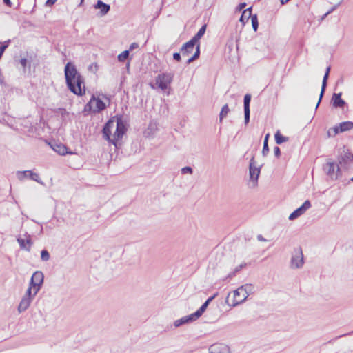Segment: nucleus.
I'll return each mask as SVG.
<instances>
[{"label": "nucleus", "instance_id": "nucleus-53", "mask_svg": "<svg viewBox=\"0 0 353 353\" xmlns=\"http://www.w3.org/2000/svg\"><path fill=\"white\" fill-rule=\"evenodd\" d=\"M84 1V0H81V4Z\"/></svg>", "mask_w": 353, "mask_h": 353}, {"label": "nucleus", "instance_id": "nucleus-10", "mask_svg": "<svg viewBox=\"0 0 353 353\" xmlns=\"http://www.w3.org/2000/svg\"><path fill=\"white\" fill-rule=\"evenodd\" d=\"M87 107H89V110H92L94 112H99L105 108L104 102L99 98H96L92 95V99L87 103Z\"/></svg>", "mask_w": 353, "mask_h": 353}, {"label": "nucleus", "instance_id": "nucleus-54", "mask_svg": "<svg viewBox=\"0 0 353 353\" xmlns=\"http://www.w3.org/2000/svg\"><path fill=\"white\" fill-rule=\"evenodd\" d=\"M351 181H353V177L350 179Z\"/></svg>", "mask_w": 353, "mask_h": 353}, {"label": "nucleus", "instance_id": "nucleus-17", "mask_svg": "<svg viewBox=\"0 0 353 353\" xmlns=\"http://www.w3.org/2000/svg\"><path fill=\"white\" fill-rule=\"evenodd\" d=\"M196 44V43L191 39L185 43L181 48V52L183 56H188L190 53H192Z\"/></svg>", "mask_w": 353, "mask_h": 353}, {"label": "nucleus", "instance_id": "nucleus-49", "mask_svg": "<svg viewBox=\"0 0 353 353\" xmlns=\"http://www.w3.org/2000/svg\"><path fill=\"white\" fill-rule=\"evenodd\" d=\"M235 274H236V273H234V272L233 271V272H230V274H228L227 278L230 279V278L233 277L234 276H235Z\"/></svg>", "mask_w": 353, "mask_h": 353}, {"label": "nucleus", "instance_id": "nucleus-20", "mask_svg": "<svg viewBox=\"0 0 353 353\" xmlns=\"http://www.w3.org/2000/svg\"><path fill=\"white\" fill-rule=\"evenodd\" d=\"M341 93H334L332 98V105L334 108H342L345 105V101L341 99Z\"/></svg>", "mask_w": 353, "mask_h": 353}, {"label": "nucleus", "instance_id": "nucleus-35", "mask_svg": "<svg viewBox=\"0 0 353 353\" xmlns=\"http://www.w3.org/2000/svg\"><path fill=\"white\" fill-rule=\"evenodd\" d=\"M32 291L33 290L28 288L23 297L30 298L31 300H33L36 295H34V293L32 294Z\"/></svg>", "mask_w": 353, "mask_h": 353}, {"label": "nucleus", "instance_id": "nucleus-3", "mask_svg": "<svg viewBox=\"0 0 353 353\" xmlns=\"http://www.w3.org/2000/svg\"><path fill=\"white\" fill-rule=\"evenodd\" d=\"M254 292V287L253 285L247 283L240 286L233 292V299L232 302H229V296L230 293L228 294L225 300L227 304L231 307H236V305L243 303L249 295Z\"/></svg>", "mask_w": 353, "mask_h": 353}, {"label": "nucleus", "instance_id": "nucleus-4", "mask_svg": "<svg viewBox=\"0 0 353 353\" xmlns=\"http://www.w3.org/2000/svg\"><path fill=\"white\" fill-rule=\"evenodd\" d=\"M303 264L304 259L301 248H295L292 253L290 264V268L292 269H299L303 267Z\"/></svg>", "mask_w": 353, "mask_h": 353}, {"label": "nucleus", "instance_id": "nucleus-22", "mask_svg": "<svg viewBox=\"0 0 353 353\" xmlns=\"http://www.w3.org/2000/svg\"><path fill=\"white\" fill-rule=\"evenodd\" d=\"M94 8L100 9L101 15L104 16L110 11V6L108 4L103 3L101 0H98L97 3L94 5Z\"/></svg>", "mask_w": 353, "mask_h": 353}, {"label": "nucleus", "instance_id": "nucleus-14", "mask_svg": "<svg viewBox=\"0 0 353 353\" xmlns=\"http://www.w3.org/2000/svg\"><path fill=\"white\" fill-rule=\"evenodd\" d=\"M251 101V95L250 94H246L244 97V117H245V124L247 125L250 121V103Z\"/></svg>", "mask_w": 353, "mask_h": 353}, {"label": "nucleus", "instance_id": "nucleus-29", "mask_svg": "<svg viewBox=\"0 0 353 353\" xmlns=\"http://www.w3.org/2000/svg\"><path fill=\"white\" fill-rule=\"evenodd\" d=\"M270 134H267L265 137L264 141H263V147L262 150V154L263 157H265L268 155L269 152V148H268V138Z\"/></svg>", "mask_w": 353, "mask_h": 353}, {"label": "nucleus", "instance_id": "nucleus-34", "mask_svg": "<svg viewBox=\"0 0 353 353\" xmlns=\"http://www.w3.org/2000/svg\"><path fill=\"white\" fill-rule=\"evenodd\" d=\"M29 289L33 290L34 295H36L39 290H37V285H36V283L34 281H32V279H30L29 286Z\"/></svg>", "mask_w": 353, "mask_h": 353}, {"label": "nucleus", "instance_id": "nucleus-19", "mask_svg": "<svg viewBox=\"0 0 353 353\" xmlns=\"http://www.w3.org/2000/svg\"><path fill=\"white\" fill-rule=\"evenodd\" d=\"M32 281L36 283L37 290H40L44 280V275L41 271H36L32 276Z\"/></svg>", "mask_w": 353, "mask_h": 353}, {"label": "nucleus", "instance_id": "nucleus-37", "mask_svg": "<svg viewBox=\"0 0 353 353\" xmlns=\"http://www.w3.org/2000/svg\"><path fill=\"white\" fill-rule=\"evenodd\" d=\"M343 0H341L338 4L333 6L329 11H327L322 17V19H325L329 14L332 12L342 2Z\"/></svg>", "mask_w": 353, "mask_h": 353}, {"label": "nucleus", "instance_id": "nucleus-1", "mask_svg": "<svg viewBox=\"0 0 353 353\" xmlns=\"http://www.w3.org/2000/svg\"><path fill=\"white\" fill-rule=\"evenodd\" d=\"M126 128L121 117H113L104 125L103 137L110 143L117 145V141L125 133Z\"/></svg>", "mask_w": 353, "mask_h": 353}, {"label": "nucleus", "instance_id": "nucleus-11", "mask_svg": "<svg viewBox=\"0 0 353 353\" xmlns=\"http://www.w3.org/2000/svg\"><path fill=\"white\" fill-rule=\"evenodd\" d=\"M311 208V203L309 200H306L303 205L295 210L292 213H291L289 216V220L293 221L302 214H303L309 208Z\"/></svg>", "mask_w": 353, "mask_h": 353}, {"label": "nucleus", "instance_id": "nucleus-44", "mask_svg": "<svg viewBox=\"0 0 353 353\" xmlns=\"http://www.w3.org/2000/svg\"><path fill=\"white\" fill-rule=\"evenodd\" d=\"M57 0H47L46 4L47 6H52L56 3Z\"/></svg>", "mask_w": 353, "mask_h": 353}, {"label": "nucleus", "instance_id": "nucleus-51", "mask_svg": "<svg viewBox=\"0 0 353 353\" xmlns=\"http://www.w3.org/2000/svg\"><path fill=\"white\" fill-rule=\"evenodd\" d=\"M290 0H281V3L282 5H284L286 3H288Z\"/></svg>", "mask_w": 353, "mask_h": 353}, {"label": "nucleus", "instance_id": "nucleus-39", "mask_svg": "<svg viewBox=\"0 0 353 353\" xmlns=\"http://www.w3.org/2000/svg\"><path fill=\"white\" fill-rule=\"evenodd\" d=\"M339 129H340V128L339 125H336V126L332 128L331 130L333 132L332 135L335 136L337 134H339V132H341V131H339Z\"/></svg>", "mask_w": 353, "mask_h": 353}, {"label": "nucleus", "instance_id": "nucleus-6", "mask_svg": "<svg viewBox=\"0 0 353 353\" xmlns=\"http://www.w3.org/2000/svg\"><path fill=\"white\" fill-rule=\"evenodd\" d=\"M338 162L341 167L348 168L349 165L353 162V154L343 147L338 156Z\"/></svg>", "mask_w": 353, "mask_h": 353}, {"label": "nucleus", "instance_id": "nucleus-46", "mask_svg": "<svg viewBox=\"0 0 353 353\" xmlns=\"http://www.w3.org/2000/svg\"><path fill=\"white\" fill-rule=\"evenodd\" d=\"M3 3L8 6H11V1L10 0H3Z\"/></svg>", "mask_w": 353, "mask_h": 353}, {"label": "nucleus", "instance_id": "nucleus-30", "mask_svg": "<svg viewBox=\"0 0 353 353\" xmlns=\"http://www.w3.org/2000/svg\"><path fill=\"white\" fill-rule=\"evenodd\" d=\"M129 54V50H124L123 52H122L117 57L119 61L123 62L125 59L128 58Z\"/></svg>", "mask_w": 353, "mask_h": 353}, {"label": "nucleus", "instance_id": "nucleus-31", "mask_svg": "<svg viewBox=\"0 0 353 353\" xmlns=\"http://www.w3.org/2000/svg\"><path fill=\"white\" fill-rule=\"evenodd\" d=\"M250 18H251L252 26L253 30L254 32H256L257 30L258 26H259L257 16H256V14L252 15Z\"/></svg>", "mask_w": 353, "mask_h": 353}, {"label": "nucleus", "instance_id": "nucleus-47", "mask_svg": "<svg viewBox=\"0 0 353 353\" xmlns=\"http://www.w3.org/2000/svg\"><path fill=\"white\" fill-rule=\"evenodd\" d=\"M333 134V132L332 131L331 128L328 130L327 131V135L329 137H334V135H332Z\"/></svg>", "mask_w": 353, "mask_h": 353}, {"label": "nucleus", "instance_id": "nucleus-28", "mask_svg": "<svg viewBox=\"0 0 353 353\" xmlns=\"http://www.w3.org/2000/svg\"><path fill=\"white\" fill-rule=\"evenodd\" d=\"M229 112H230V108H229L228 104H225L222 107L221 110L219 114V121L221 123L222 122L223 118H225L228 115Z\"/></svg>", "mask_w": 353, "mask_h": 353}, {"label": "nucleus", "instance_id": "nucleus-8", "mask_svg": "<svg viewBox=\"0 0 353 353\" xmlns=\"http://www.w3.org/2000/svg\"><path fill=\"white\" fill-rule=\"evenodd\" d=\"M323 170L326 174L332 179H337L340 174V168L339 165L335 164V163L332 161H327L323 165Z\"/></svg>", "mask_w": 353, "mask_h": 353}, {"label": "nucleus", "instance_id": "nucleus-5", "mask_svg": "<svg viewBox=\"0 0 353 353\" xmlns=\"http://www.w3.org/2000/svg\"><path fill=\"white\" fill-rule=\"evenodd\" d=\"M206 30V25H203L201 26V28L199 29L198 32L191 39L192 41L197 43L196 46V50L194 52V54L193 56L190 57L187 63H190L197 59L199 57L200 55V43L199 42V39L203 36Z\"/></svg>", "mask_w": 353, "mask_h": 353}, {"label": "nucleus", "instance_id": "nucleus-18", "mask_svg": "<svg viewBox=\"0 0 353 353\" xmlns=\"http://www.w3.org/2000/svg\"><path fill=\"white\" fill-rule=\"evenodd\" d=\"M330 66L327 67L326 68V71H325V75L323 77V82H322V86H321V93H320V96H319V101L316 105V109L318 108L319 103H321V101L323 97V94H324V92H325V88H326V86H327V79H328V77H329V73H330Z\"/></svg>", "mask_w": 353, "mask_h": 353}, {"label": "nucleus", "instance_id": "nucleus-43", "mask_svg": "<svg viewBox=\"0 0 353 353\" xmlns=\"http://www.w3.org/2000/svg\"><path fill=\"white\" fill-rule=\"evenodd\" d=\"M139 47V44L137 43H132L130 44L129 48V52L131 50H133L134 49H136Z\"/></svg>", "mask_w": 353, "mask_h": 353}, {"label": "nucleus", "instance_id": "nucleus-15", "mask_svg": "<svg viewBox=\"0 0 353 353\" xmlns=\"http://www.w3.org/2000/svg\"><path fill=\"white\" fill-rule=\"evenodd\" d=\"M209 353H230V350L225 344L215 343L210 347Z\"/></svg>", "mask_w": 353, "mask_h": 353}, {"label": "nucleus", "instance_id": "nucleus-36", "mask_svg": "<svg viewBox=\"0 0 353 353\" xmlns=\"http://www.w3.org/2000/svg\"><path fill=\"white\" fill-rule=\"evenodd\" d=\"M181 171L183 174H191L193 172L192 168L190 166L183 167V168H181Z\"/></svg>", "mask_w": 353, "mask_h": 353}, {"label": "nucleus", "instance_id": "nucleus-12", "mask_svg": "<svg viewBox=\"0 0 353 353\" xmlns=\"http://www.w3.org/2000/svg\"><path fill=\"white\" fill-rule=\"evenodd\" d=\"M24 236L26 237V239H23L21 237H18L17 239V241L19 243L20 248L21 250L30 252L32 245L31 236L28 234L27 232H26Z\"/></svg>", "mask_w": 353, "mask_h": 353}, {"label": "nucleus", "instance_id": "nucleus-50", "mask_svg": "<svg viewBox=\"0 0 353 353\" xmlns=\"http://www.w3.org/2000/svg\"><path fill=\"white\" fill-rule=\"evenodd\" d=\"M246 6V3H241L239 4V10H241L243 8H244Z\"/></svg>", "mask_w": 353, "mask_h": 353}, {"label": "nucleus", "instance_id": "nucleus-24", "mask_svg": "<svg viewBox=\"0 0 353 353\" xmlns=\"http://www.w3.org/2000/svg\"><path fill=\"white\" fill-rule=\"evenodd\" d=\"M251 16H252V8L250 7V8L244 10V11L243 12V13L240 17V21H241L243 23H245L248 21V19L251 17Z\"/></svg>", "mask_w": 353, "mask_h": 353}, {"label": "nucleus", "instance_id": "nucleus-27", "mask_svg": "<svg viewBox=\"0 0 353 353\" xmlns=\"http://www.w3.org/2000/svg\"><path fill=\"white\" fill-rule=\"evenodd\" d=\"M275 141L277 144L280 145L284 142H287L289 140L288 137L283 136L279 131H277L274 135Z\"/></svg>", "mask_w": 353, "mask_h": 353}, {"label": "nucleus", "instance_id": "nucleus-2", "mask_svg": "<svg viewBox=\"0 0 353 353\" xmlns=\"http://www.w3.org/2000/svg\"><path fill=\"white\" fill-rule=\"evenodd\" d=\"M64 72L68 89L76 95H83L85 92L84 79L75 65L71 62H68L65 66Z\"/></svg>", "mask_w": 353, "mask_h": 353}, {"label": "nucleus", "instance_id": "nucleus-33", "mask_svg": "<svg viewBox=\"0 0 353 353\" xmlns=\"http://www.w3.org/2000/svg\"><path fill=\"white\" fill-rule=\"evenodd\" d=\"M50 254L46 250H43L41 252V259L43 261H48L50 259Z\"/></svg>", "mask_w": 353, "mask_h": 353}, {"label": "nucleus", "instance_id": "nucleus-40", "mask_svg": "<svg viewBox=\"0 0 353 353\" xmlns=\"http://www.w3.org/2000/svg\"><path fill=\"white\" fill-rule=\"evenodd\" d=\"M274 155L279 158L281 155V150H280V148L278 147V146H276L274 147Z\"/></svg>", "mask_w": 353, "mask_h": 353}, {"label": "nucleus", "instance_id": "nucleus-25", "mask_svg": "<svg viewBox=\"0 0 353 353\" xmlns=\"http://www.w3.org/2000/svg\"><path fill=\"white\" fill-rule=\"evenodd\" d=\"M339 126L340 128L339 131H341V132H344L353 129V122L344 121L339 123Z\"/></svg>", "mask_w": 353, "mask_h": 353}, {"label": "nucleus", "instance_id": "nucleus-7", "mask_svg": "<svg viewBox=\"0 0 353 353\" xmlns=\"http://www.w3.org/2000/svg\"><path fill=\"white\" fill-rule=\"evenodd\" d=\"M174 78L173 73H162L159 74L155 79L156 84L158 88L162 90L168 88V85L172 83Z\"/></svg>", "mask_w": 353, "mask_h": 353}, {"label": "nucleus", "instance_id": "nucleus-23", "mask_svg": "<svg viewBox=\"0 0 353 353\" xmlns=\"http://www.w3.org/2000/svg\"><path fill=\"white\" fill-rule=\"evenodd\" d=\"M32 301V300L30 298L22 297L18 306V312L19 313L25 312L29 307Z\"/></svg>", "mask_w": 353, "mask_h": 353}, {"label": "nucleus", "instance_id": "nucleus-9", "mask_svg": "<svg viewBox=\"0 0 353 353\" xmlns=\"http://www.w3.org/2000/svg\"><path fill=\"white\" fill-rule=\"evenodd\" d=\"M17 177L19 181H23L25 179H30L34 181L39 183V184L43 185V183L41 180L39 174L36 172H33L32 170H24V171H17Z\"/></svg>", "mask_w": 353, "mask_h": 353}, {"label": "nucleus", "instance_id": "nucleus-26", "mask_svg": "<svg viewBox=\"0 0 353 353\" xmlns=\"http://www.w3.org/2000/svg\"><path fill=\"white\" fill-rule=\"evenodd\" d=\"M53 150L61 155H65L68 153L67 147L61 143L54 145Z\"/></svg>", "mask_w": 353, "mask_h": 353}, {"label": "nucleus", "instance_id": "nucleus-16", "mask_svg": "<svg viewBox=\"0 0 353 353\" xmlns=\"http://www.w3.org/2000/svg\"><path fill=\"white\" fill-rule=\"evenodd\" d=\"M217 296V293L214 294L213 296L209 297L205 302L201 306V307L196 310L194 313H193L194 316L196 319H199L203 313L205 311L210 303Z\"/></svg>", "mask_w": 353, "mask_h": 353}, {"label": "nucleus", "instance_id": "nucleus-21", "mask_svg": "<svg viewBox=\"0 0 353 353\" xmlns=\"http://www.w3.org/2000/svg\"><path fill=\"white\" fill-rule=\"evenodd\" d=\"M196 318L194 316L193 314H191L190 315H188V316H183L179 319H177L174 322V325L176 327H178L183 324H185V323H190V322H192V321H196Z\"/></svg>", "mask_w": 353, "mask_h": 353}, {"label": "nucleus", "instance_id": "nucleus-45", "mask_svg": "<svg viewBox=\"0 0 353 353\" xmlns=\"http://www.w3.org/2000/svg\"><path fill=\"white\" fill-rule=\"evenodd\" d=\"M257 239L259 241H267L261 234H259L257 236Z\"/></svg>", "mask_w": 353, "mask_h": 353}, {"label": "nucleus", "instance_id": "nucleus-48", "mask_svg": "<svg viewBox=\"0 0 353 353\" xmlns=\"http://www.w3.org/2000/svg\"><path fill=\"white\" fill-rule=\"evenodd\" d=\"M333 134V132L332 131L331 128L328 130L327 131V135L329 137H334V135H332Z\"/></svg>", "mask_w": 353, "mask_h": 353}, {"label": "nucleus", "instance_id": "nucleus-41", "mask_svg": "<svg viewBox=\"0 0 353 353\" xmlns=\"http://www.w3.org/2000/svg\"><path fill=\"white\" fill-rule=\"evenodd\" d=\"M173 59L177 61H180L181 57L179 52H175L173 54Z\"/></svg>", "mask_w": 353, "mask_h": 353}, {"label": "nucleus", "instance_id": "nucleus-52", "mask_svg": "<svg viewBox=\"0 0 353 353\" xmlns=\"http://www.w3.org/2000/svg\"><path fill=\"white\" fill-rule=\"evenodd\" d=\"M88 111H90L89 107H87V104H86L84 108V112H88Z\"/></svg>", "mask_w": 353, "mask_h": 353}, {"label": "nucleus", "instance_id": "nucleus-42", "mask_svg": "<svg viewBox=\"0 0 353 353\" xmlns=\"http://www.w3.org/2000/svg\"><path fill=\"white\" fill-rule=\"evenodd\" d=\"M28 60L26 58H23L20 60V64L21 66L25 68L27 65Z\"/></svg>", "mask_w": 353, "mask_h": 353}, {"label": "nucleus", "instance_id": "nucleus-32", "mask_svg": "<svg viewBox=\"0 0 353 353\" xmlns=\"http://www.w3.org/2000/svg\"><path fill=\"white\" fill-rule=\"evenodd\" d=\"M10 43V39L4 41L3 43H1V46H0V59L1 58L6 49L8 47Z\"/></svg>", "mask_w": 353, "mask_h": 353}, {"label": "nucleus", "instance_id": "nucleus-38", "mask_svg": "<svg viewBox=\"0 0 353 353\" xmlns=\"http://www.w3.org/2000/svg\"><path fill=\"white\" fill-rule=\"evenodd\" d=\"M246 266V263H241L239 265L236 266L234 269V273H237L239 272L240 270H241L244 267Z\"/></svg>", "mask_w": 353, "mask_h": 353}, {"label": "nucleus", "instance_id": "nucleus-13", "mask_svg": "<svg viewBox=\"0 0 353 353\" xmlns=\"http://www.w3.org/2000/svg\"><path fill=\"white\" fill-rule=\"evenodd\" d=\"M249 172L250 179L254 182H257L259 174H260V168H258L254 165V158L252 157L250 162L249 165Z\"/></svg>", "mask_w": 353, "mask_h": 353}]
</instances>
